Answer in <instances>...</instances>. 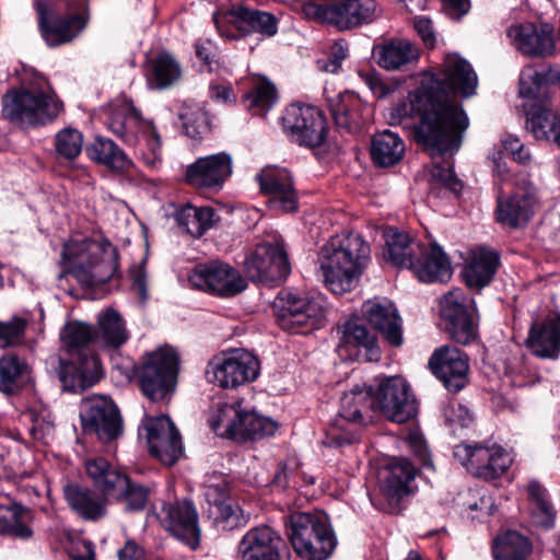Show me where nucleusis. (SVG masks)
Here are the masks:
<instances>
[{
    "mask_svg": "<svg viewBox=\"0 0 560 560\" xmlns=\"http://www.w3.org/2000/svg\"><path fill=\"white\" fill-rule=\"evenodd\" d=\"M443 79L432 70L422 72L419 86L392 108V124L415 126V138L432 156L453 155L462 144L468 118L462 106L450 98L445 86L463 97L476 93L478 78L470 63L457 54H448L442 63Z\"/></svg>",
    "mask_w": 560,
    "mask_h": 560,
    "instance_id": "f257e3e1",
    "label": "nucleus"
},
{
    "mask_svg": "<svg viewBox=\"0 0 560 560\" xmlns=\"http://www.w3.org/2000/svg\"><path fill=\"white\" fill-rule=\"evenodd\" d=\"M370 257V247L358 233L332 236L320 248L317 265L325 285L335 294L352 291Z\"/></svg>",
    "mask_w": 560,
    "mask_h": 560,
    "instance_id": "f03ea898",
    "label": "nucleus"
},
{
    "mask_svg": "<svg viewBox=\"0 0 560 560\" xmlns=\"http://www.w3.org/2000/svg\"><path fill=\"white\" fill-rule=\"evenodd\" d=\"M62 104L46 78L31 72L23 78L22 86L9 90L2 97V114L14 124L37 126L54 120Z\"/></svg>",
    "mask_w": 560,
    "mask_h": 560,
    "instance_id": "7ed1b4c3",
    "label": "nucleus"
},
{
    "mask_svg": "<svg viewBox=\"0 0 560 560\" xmlns=\"http://www.w3.org/2000/svg\"><path fill=\"white\" fill-rule=\"evenodd\" d=\"M117 257L116 247L107 241L71 240L62 250L70 272L86 285L110 280L117 272Z\"/></svg>",
    "mask_w": 560,
    "mask_h": 560,
    "instance_id": "20e7f679",
    "label": "nucleus"
},
{
    "mask_svg": "<svg viewBox=\"0 0 560 560\" xmlns=\"http://www.w3.org/2000/svg\"><path fill=\"white\" fill-rule=\"evenodd\" d=\"M290 540L306 560H326L335 550L336 536L322 512H296L290 516Z\"/></svg>",
    "mask_w": 560,
    "mask_h": 560,
    "instance_id": "39448f33",
    "label": "nucleus"
},
{
    "mask_svg": "<svg viewBox=\"0 0 560 560\" xmlns=\"http://www.w3.org/2000/svg\"><path fill=\"white\" fill-rule=\"evenodd\" d=\"M302 10L307 19L339 31L371 23L377 16L375 0H319L305 3Z\"/></svg>",
    "mask_w": 560,
    "mask_h": 560,
    "instance_id": "423d86ee",
    "label": "nucleus"
},
{
    "mask_svg": "<svg viewBox=\"0 0 560 560\" xmlns=\"http://www.w3.org/2000/svg\"><path fill=\"white\" fill-rule=\"evenodd\" d=\"M259 361L245 349H231L211 358L206 368L207 381L222 389H234L257 378Z\"/></svg>",
    "mask_w": 560,
    "mask_h": 560,
    "instance_id": "0eeeda50",
    "label": "nucleus"
},
{
    "mask_svg": "<svg viewBox=\"0 0 560 560\" xmlns=\"http://www.w3.org/2000/svg\"><path fill=\"white\" fill-rule=\"evenodd\" d=\"M114 133L130 145L144 141L148 152H143V161L150 167H156L162 160L161 140L154 126L141 119L131 102L124 101L121 115H115L110 121Z\"/></svg>",
    "mask_w": 560,
    "mask_h": 560,
    "instance_id": "6e6552de",
    "label": "nucleus"
},
{
    "mask_svg": "<svg viewBox=\"0 0 560 560\" xmlns=\"http://www.w3.org/2000/svg\"><path fill=\"white\" fill-rule=\"evenodd\" d=\"M374 409L372 390L365 386H354L345 393L340 401L337 418L330 427L332 442L342 446L357 440L354 427L364 424L371 419Z\"/></svg>",
    "mask_w": 560,
    "mask_h": 560,
    "instance_id": "1a4fd4ad",
    "label": "nucleus"
},
{
    "mask_svg": "<svg viewBox=\"0 0 560 560\" xmlns=\"http://www.w3.org/2000/svg\"><path fill=\"white\" fill-rule=\"evenodd\" d=\"M83 433L95 436L101 443H110L122 433V419L117 406L107 397L94 395L80 405Z\"/></svg>",
    "mask_w": 560,
    "mask_h": 560,
    "instance_id": "9d476101",
    "label": "nucleus"
},
{
    "mask_svg": "<svg viewBox=\"0 0 560 560\" xmlns=\"http://www.w3.org/2000/svg\"><path fill=\"white\" fill-rule=\"evenodd\" d=\"M177 362V354L170 347L159 348L147 355L139 372V382L148 398L161 400L173 390Z\"/></svg>",
    "mask_w": 560,
    "mask_h": 560,
    "instance_id": "9b49d317",
    "label": "nucleus"
},
{
    "mask_svg": "<svg viewBox=\"0 0 560 560\" xmlns=\"http://www.w3.org/2000/svg\"><path fill=\"white\" fill-rule=\"evenodd\" d=\"M60 340L62 349L71 357L67 362L60 359L61 370L59 372L60 380L67 381V375L63 373V365H71L73 370L85 375L88 372H93L97 377L101 372V362L97 357L89 354L86 347L97 341V334L91 325L81 322H69L66 324L60 332Z\"/></svg>",
    "mask_w": 560,
    "mask_h": 560,
    "instance_id": "f8f14e48",
    "label": "nucleus"
},
{
    "mask_svg": "<svg viewBox=\"0 0 560 560\" xmlns=\"http://www.w3.org/2000/svg\"><path fill=\"white\" fill-rule=\"evenodd\" d=\"M454 457L471 475L492 480L504 474L513 463L509 452L499 445L460 444L454 448Z\"/></svg>",
    "mask_w": 560,
    "mask_h": 560,
    "instance_id": "ddd939ff",
    "label": "nucleus"
},
{
    "mask_svg": "<svg viewBox=\"0 0 560 560\" xmlns=\"http://www.w3.org/2000/svg\"><path fill=\"white\" fill-rule=\"evenodd\" d=\"M282 126L292 141L308 148L323 144L327 136L322 112L311 105L291 104L282 116Z\"/></svg>",
    "mask_w": 560,
    "mask_h": 560,
    "instance_id": "4468645a",
    "label": "nucleus"
},
{
    "mask_svg": "<svg viewBox=\"0 0 560 560\" xmlns=\"http://www.w3.org/2000/svg\"><path fill=\"white\" fill-rule=\"evenodd\" d=\"M476 306L460 289L450 291L441 300V315L446 322L450 337L457 343L468 345L477 338Z\"/></svg>",
    "mask_w": 560,
    "mask_h": 560,
    "instance_id": "2eb2a0df",
    "label": "nucleus"
},
{
    "mask_svg": "<svg viewBox=\"0 0 560 560\" xmlns=\"http://www.w3.org/2000/svg\"><path fill=\"white\" fill-rule=\"evenodd\" d=\"M374 409L397 423H404L417 415L418 407L408 383L400 376H389L381 381L377 392L372 395Z\"/></svg>",
    "mask_w": 560,
    "mask_h": 560,
    "instance_id": "dca6fc26",
    "label": "nucleus"
},
{
    "mask_svg": "<svg viewBox=\"0 0 560 560\" xmlns=\"http://www.w3.org/2000/svg\"><path fill=\"white\" fill-rule=\"evenodd\" d=\"M282 306L278 322L282 329L291 332H301L303 328L317 327L325 318V302L320 296L299 295L293 292H283Z\"/></svg>",
    "mask_w": 560,
    "mask_h": 560,
    "instance_id": "f3484780",
    "label": "nucleus"
},
{
    "mask_svg": "<svg viewBox=\"0 0 560 560\" xmlns=\"http://www.w3.org/2000/svg\"><path fill=\"white\" fill-rule=\"evenodd\" d=\"M245 272L253 281L269 282L285 279L291 272L282 238L259 244L245 261Z\"/></svg>",
    "mask_w": 560,
    "mask_h": 560,
    "instance_id": "a211bd4d",
    "label": "nucleus"
},
{
    "mask_svg": "<svg viewBox=\"0 0 560 560\" xmlns=\"http://www.w3.org/2000/svg\"><path fill=\"white\" fill-rule=\"evenodd\" d=\"M213 21L217 28L226 35L222 30L225 24H231L243 35L259 33L270 37L278 31L277 19L272 14L252 9L243 2L221 7L213 14Z\"/></svg>",
    "mask_w": 560,
    "mask_h": 560,
    "instance_id": "6ab92c4d",
    "label": "nucleus"
},
{
    "mask_svg": "<svg viewBox=\"0 0 560 560\" xmlns=\"http://www.w3.org/2000/svg\"><path fill=\"white\" fill-rule=\"evenodd\" d=\"M190 283L203 291L221 296L235 295L246 288V282L230 265L210 261L197 266L189 276Z\"/></svg>",
    "mask_w": 560,
    "mask_h": 560,
    "instance_id": "aec40b11",
    "label": "nucleus"
},
{
    "mask_svg": "<svg viewBox=\"0 0 560 560\" xmlns=\"http://www.w3.org/2000/svg\"><path fill=\"white\" fill-rule=\"evenodd\" d=\"M260 191L268 196L269 209L280 212H294L298 209V194L288 170L266 166L257 175Z\"/></svg>",
    "mask_w": 560,
    "mask_h": 560,
    "instance_id": "412c9836",
    "label": "nucleus"
},
{
    "mask_svg": "<svg viewBox=\"0 0 560 560\" xmlns=\"http://www.w3.org/2000/svg\"><path fill=\"white\" fill-rule=\"evenodd\" d=\"M506 34L512 45L525 56L545 58L556 50L553 28L548 23H515Z\"/></svg>",
    "mask_w": 560,
    "mask_h": 560,
    "instance_id": "4be33fe9",
    "label": "nucleus"
},
{
    "mask_svg": "<svg viewBox=\"0 0 560 560\" xmlns=\"http://www.w3.org/2000/svg\"><path fill=\"white\" fill-rule=\"evenodd\" d=\"M151 454L167 466L179 458L183 446L180 434L166 416L151 417L144 423Z\"/></svg>",
    "mask_w": 560,
    "mask_h": 560,
    "instance_id": "5701e85b",
    "label": "nucleus"
},
{
    "mask_svg": "<svg viewBox=\"0 0 560 560\" xmlns=\"http://www.w3.org/2000/svg\"><path fill=\"white\" fill-rule=\"evenodd\" d=\"M429 366L450 392H459L468 382L469 360L457 348L442 346L435 349Z\"/></svg>",
    "mask_w": 560,
    "mask_h": 560,
    "instance_id": "b1692460",
    "label": "nucleus"
},
{
    "mask_svg": "<svg viewBox=\"0 0 560 560\" xmlns=\"http://www.w3.org/2000/svg\"><path fill=\"white\" fill-rule=\"evenodd\" d=\"M232 174V158L221 152L197 159L187 166L185 180L199 189H220Z\"/></svg>",
    "mask_w": 560,
    "mask_h": 560,
    "instance_id": "393cba45",
    "label": "nucleus"
},
{
    "mask_svg": "<svg viewBox=\"0 0 560 560\" xmlns=\"http://www.w3.org/2000/svg\"><path fill=\"white\" fill-rule=\"evenodd\" d=\"M281 536L267 525L250 528L240 540L237 560H281Z\"/></svg>",
    "mask_w": 560,
    "mask_h": 560,
    "instance_id": "a878e982",
    "label": "nucleus"
},
{
    "mask_svg": "<svg viewBox=\"0 0 560 560\" xmlns=\"http://www.w3.org/2000/svg\"><path fill=\"white\" fill-rule=\"evenodd\" d=\"M162 522L175 537L196 548L199 541L200 529L198 514L188 501L168 503L163 506Z\"/></svg>",
    "mask_w": 560,
    "mask_h": 560,
    "instance_id": "bb28decb",
    "label": "nucleus"
},
{
    "mask_svg": "<svg viewBox=\"0 0 560 560\" xmlns=\"http://www.w3.org/2000/svg\"><path fill=\"white\" fill-rule=\"evenodd\" d=\"M362 314L392 346L402 343L401 319L389 300L375 298L366 301L362 305Z\"/></svg>",
    "mask_w": 560,
    "mask_h": 560,
    "instance_id": "cd10ccee",
    "label": "nucleus"
},
{
    "mask_svg": "<svg viewBox=\"0 0 560 560\" xmlns=\"http://www.w3.org/2000/svg\"><path fill=\"white\" fill-rule=\"evenodd\" d=\"M422 282H446L452 277V267L442 248L433 243L422 244L418 257L409 268Z\"/></svg>",
    "mask_w": 560,
    "mask_h": 560,
    "instance_id": "c85d7f7f",
    "label": "nucleus"
},
{
    "mask_svg": "<svg viewBox=\"0 0 560 560\" xmlns=\"http://www.w3.org/2000/svg\"><path fill=\"white\" fill-rule=\"evenodd\" d=\"M377 65L387 71H406L418 65L420 48L406 38H393L374 49Z\"/></svg>",
    "mask_w": 560,
    "mask_h": 560,
    "instance_id": "c756f323",
    "label": "nucleus"
},
{
    "mask_svg": "<svg viewBox=\"0 0 560 560\" xmlns=\"http://www.w3.org/2000/svg\"><path fill=\"white\" fill-rule=\"evenodd\" d=\"M415 477L416 468L408 459H392L380 475L381 490L387 501L390 504H398L411 492V482Z\"/></svg>",
    "mask_w": 560,
    "mask_h": 560,
    "instance_id": "7c9ffc66",
    "label": "nucleus"
},
{
    "mask_svg": "<svg viewBox=\"0 0 560 560\" xmlns=\"http://www.w3.org/2000/svg\"><path fill=\"white\" fill-rule=\"evenodd\" d=\"M526 346L536 357L556 359L560 353V315L535 320L529 329Z\"/></svg>",
    "mask_w": 560,
    "mask_h": 560,
    "instance_id": "2f4dec72",
    "label": "nucleus"
},
{
    "mask_svg": "<svg viewBox=\"0 0 560 560\" xmlns=\"http://www.w3.org/2000/svg\"><path fill=\"white\" fill-rule=\"evenodd\" d=\"M536 198L530 192L498 196L497 220L503 225L517 229L525 226L534 214Z\"/></svg>",
    "mask_w": 560,
    "mask_h": 560,
    "instance_id": "473e14b6",
    "label": "nucleus"
},
{
    "mask_svg": "<svg viewBox=\"0 0 560 560\" xmlns=\"http://www.w3.org/2000/svg\"><path fill=\"white\" fill-rule=\"evenodd\" d=\"M65 498L70 508L83 520L97 521L106 515L109 498L78 485L65 487Z\"/></svg>",
    "mask_w": 560,
    "mask_h": 560,
    "instance_id": "72a5a7b5",
    "label": "nucleus"
},
{
    "mask_svg": "<svg viewBox=\"0 0 560 560\" xmlns=\"http://www.w3.org/2000/svg\"><path fill=\"white\" fill-rule=\"evenodd\" d=\"M85 470L93 485L104 497L113 498L127 487V475L113 467L104 458H91L85 462Z\"/></svg>",
    "mask_w": 560,
    "mask_h": 560,
    "instance_id": "f704fd0d",
    "label": "nucleus"
},
{
    "mask_svg": "<svg viewBox=\"0 0 560 560\" xmlns=\"http://www.w3.org/2000/svg\"><path fill=\"white\" fill-rule=\"evenodd\" d=\"M386 250L385 257L394 266L409 269L418 257L422 242L416 241L406 232L388 229L384 233Z\"/></svg>",
    "mask_w": 560,
    "mask_h": 560,
    "instance_id": "c9c22d12",
    "label": "nucleus"
},
{
    "mask_svg": "<svg viewBox=\"0 0 560 560\" xmlns=\"http://www.w3.org/2000/svg\"><path fill=\"white\" fill-rule=\"evenodd\" d=\"M499 265V256L495 252L478 248L470 255L463 276L466 284L472 289H481L490 283Z\"/></svg>",
    "mask_w": 560,
    "mask_h": 560,
    "instance_id": "e433bc0d",
    "label": "nucleus"
},
{
    "mask_svg": "<svg viewBox=\"0 0 560 560\" xmlns=\"http://www.w3.org/2000/svg\"><path fill=\"white\" fill-rule=\"evenodd\" d=\"M405 151L402 139L390 130L378 132L372 138L371 156L378 166L388 167L399 163Z\"/></svg>",
    "mask_w": 560,
    "mask_h": 560,
    "instance_id": "4c0bfd02",
    "label": "nucleus"
},
{
    "mask_svg": "<svg viewBox=\"0 0 560 560\" xmlns=\"http://www.w3.org/2000/svg\"><path fill=\"white\" fill-rule=\"evenodd\" d=\"M39 26L42 35L49 46H58L72 40L85 27V21L80 15L67 19L46 21L43 12H39Z\"/></svg>",
    "mask_w": 560,
    "mask_h": 560,
    "instance_id": "58836bf2",
    "label": "nucleus"
},
{
    "mask_svg": "<svg viewBox=\"0 0 560 560\" xmlns=\"http://www.w3.org/2000/svg\"><path fill=\"white\" fill-rule=\"evenodd\" d=\"M175 221L194 237L202 236L215 222V213L210 207L182 206L174 214Z\"/></svg>",
    "mask_w": 560,
    "mask_h": 560,
    "instance_id": "ea45409f",
    "label": "nucleus"
},
{
    "mask_svg": "<svg viewBox=\"0 0 560 560\" xmlns=\"http://www.w3.org/2000/svg\"><path fill=\"white\" fill-rule=\"evenodd\" d=\"M341 343L349 349H357L358 354L370 362L380 360L381 353L374 335L361 324L347 322L342 329Z\"/></svg>",
    "mask_w": 560,
    "mask_h": 560,
    "instance_id": "a19ab883",
    "label": "nucleus"
},
{
    "mask_svg": "<svg viewBox=\"0 0 560 560\" xmlns=\"http://www.w3.org/2000/svg\"><path fill=\"white\" fill-rule=\"evenodd\" d=\"M85 153L92 161L119 172L127 171L132 164L125 152L106 138H96L85 148Z\"/></svg>",
    "mask_w": 560,
    "mask_h": 560,
    "instance_id": "79ce46f5",
    "label": "nucleus"
},
{
    "mask_svg": "<svg viewBox=\"0 0 560 560\" xmlns=\"http://www.w3.org/2000/svg\"><path fill=\"white\" fill-rule=\"evenodd\" d=\"M560 73L549 68L540 71L532 66L525 67L520 75V95L527 98H540L547 93L550 83H555Z\"/></svg>",
    "mask_w": 560,
    "mask_h": 560,
    "instance_id": "37998d69",
    "label": "nucleus"
},
{
    "mask_svg": "<svg viewBox=\"0 0 560 560\" xmlns=\"http://www.w3.org/2000/svg\"><path fill=\"white\" fill-rule=\"evenodd\" d=\"M243 410L241 401L218 406L209 419L210 428L219 436L237 439Z\"/></svg>",
    "mask_w": 560,
    "mask_h": 560,
    "instance_id": "c03bdc74",
    "label": "nucleus"
},
{
    "mask_svg": "<svg viewBox=\"0 0 560 560\" xmlns=\"http://www.w3.org/2000/svg\"><path fill=\"white\" fill-rule=\"evenodd\" d=\"M97 325V341L108 347L118 348L129 338L124 319L113 308H107L98 315Z\"/></svg>",
    "mask_w": 560,
    "mask_h": 560,
    "instance_id": "a18cd8bd",
    "label": "nucleus"
},
{
    "mask_svg": "<svg viewBox=\"0 0 560 560\" xmlns=\"http://www.w3.org/2000/svg\"><path fill=\"white\" fill-rule=\"evenodd\" d=\"M558 114L547 105L532 106L527 114L526 128L538 141L553 142Z\"/></svg>",
    "mask_w": 560,
    "mask_h": 560,
    "instance_id": "49530a36",
    "label": "nucleus"
},
{
    "mask_svg": "<svg viewBox=\"0 0 560 560\" xmlns=\"http://www.w3.org/2000/svg\"><path fill=\"white\" fill-rule=\"evenodd\" d=\"M532 551L528 539L515 530L498 537L493 545L495 560H525Z\"/></svg>",
    "mask_w": 560,
    "mask_h": 560,
    "instance_id": "de8ad7c7",
    "label": "nucleus"
},
{
    "mask_svg": "<svg viewBox=\"0 0 560 560\" xmlns=\"http://www.w3.org/2000/svg\"><path fill=\"white\" fill-rule=\"evenodd\" d=\"M31 512L19 504L0 506V533L19 538H28L32 530L27 523Z\"/></svg>",
    "mask_w": 560,
    "mask_h": 560,
    "instance_id": "09e8293b",
    "label": "nucleus"
},
{
    "mask_svg": "<svg viewBox=\"0 0 560 560\" xmlns=\"http://www.w3.org/2000/svg\"><path fill=\"white\" fill-rule=\"evenodd\" d=\"M277 429L278 424L273 420L258 416L244 408L237 439H262L273 435Z\"/></svg>",
    "mask_w": 560,
    "mask_h": 560,
    "instance_id": "8fccbe9b",
    "label": "nucleus"
},
{
    "mask_svg": "<svg viewBox=\"0 0 560 560\" xmlns=\"http://www.w3.org/2000/svg\"><path fill=\"white\" fill-rule=\"evenodd\" d=\"M28 372V365L14 353L0 358V390L5 394L13 393L19 380Z\"/></svg>",
    "mask_w": 560,
    "mask_h": 560,
    "instance_id": "3c124183",
    "label": "nucleus"
},
{
    "mask_svg": "<svg viewBox=\"0 0 560 560\" xmlns=\"http://www.w3.org/2000/svg\"><path fill=\"white\" fill-rule=\"evenodd\" d=\"M180 75V69L174 58L167 54L159 55L152 63L150 84L163 89L173 84Z\"/></svg>",
    "mask_w": 560,
    "mask_h": 560,
    "instance_id": "603ef678",
    "label": "nucleus"
},
{
    "mask_svg": "<svg viewBox=\"0 0 560 560\" xmlns=\"http://www.w3.org/2000/svg\"><path fill=\"white\" fill-rule=\"evenodd\" d=\"M277 90L275 85L261 79L255 83L253 90L246 95L247 107L255 114L264 116L276 103Z\"/></svg>",
    "mask_w": 560,
    "mask_h": 560,
    "instance_id": "864d4df0",
    "label": "nucleus"
},
{
    "mask_svg": "<svg viewBox=\"0 0 560 560\" xmlns=\"http://www.w3.org/2000/svg\"><path fill=\"white\" fill-rule=\"evenodd\" d=\"M83 136L73 128H65L56 135L55 147L60 158L66 160L75 159L82 151Z\"/></svg>",
    "mask_w": 560,
    "mask_h": 560,
    "instance_id": "5fc2aeb1",
    "label": "nucleus"
},
{
    "mask_svg": "<svg viewBox=\"0 0 560 560\" xmlns=\"http://www.w3.org/2000/svg\"><path fill=\"white\" fill-rule=\"evenodd\" d=\"M348 55V43L343 39H338L329 47L326 56L317 60V67L323 72L337 73Z\"/></svg>",
    "mask_w": 560,
    "mask_h": 560,
    "instance_id": "6e6d98bb",
    "label": "nucleus"
},
{
    "mask_svg": "<svg viewBox=\"0 0 560 560\" xmlns=\"http://www.w3.org/2000/svg\"><path fill=\"white\" fill-rule=\"evenodd\" d=\"M149 498V490L138 483H133L127 477V487L121 493H115L112 499L116 501H125L126 510L141 511L144 509Z\"/></svg>",
    "mask_w": 560,
    "mask_h": 560,
    "instance_id": "4d7b16f0",
    "label": "nucleus"
},
{
    "mask_svg": "<svg viewBox=\"0 0 560 560\" xmlns=\"http://www.w3.org/2000/svg\"><path fill=\"white\" fill-rule=\"evenodd\" d=\"M203 495L208 503L213 504L217 509L226 503L229 495V482L221 474H212L203 481Z\"/></svg>",
    "mask_w": 560,
    "mask_h": 560,
    "instance_id": "13d9d810",
    "label": "nucleus"
},
{
    "mask_svg": "<svg viewBox=\"0 0 560 560\" xmlns=\"http://www.w3.org/2000/svg\"><path fill=\"white\" fill-rule=\"evenodd\" d=\"M218 522L222 525L223 529L228 530L246 525L250 516L249 513H245L244 510L234 502L221 504L218 508Z\"/></svg>",
    "mask_w": 560,
    "mask_h": 560,
    "instance_id": "bf43d9fd",
    "label": "nucleus"
},
{
    "mask_svg": "<svg viewBox=\"0 0 560 560\" xmlns=\"http://www.w3.org/2000/svg\"><path fill=\"white\" fill-rule=\"evenodd\" d=\"M353 102H355V98L350 93L339 94L329 101V109L337 126L351 128L354 117L350 112V105Z\"/></svg>",
    "mask_w": 560,
    "mask_h": 560,
    "instance_id": "052dcab7",
    "label": "nucleus"
},
{
    "mask_svg": "<svg viewBox=\"0 0 560 560\" xmlns=\"http://www.w3.org/2000/svg\"><path fill=\"white\" fill-rule=\"evenodd\" d=\"M444 417L446 424L454 434L459 429L468 428L472 423V416L469 410L458 402L447 405L444 409Z\"/></svg>",
    "mask_w": 560,
    "mask_h": 560,
    "instance_id": "680f3d73",
    "label": "nucleus"
},
{
    "mask_svg": "<svg viewBox=\"0 0 560 560\" xmlns=\"http://www.w3.org/2000/svg\"><path fill=\"white\" fill-rule=\"evenodd\" d=\"M26 322L20 317H13L8 322L0 320V342L1 346L10 347L20 342L24 335Z\"/></svg>",
    "mask_w": 560,
    "mask_h": 560,
    "instance_id": "e2e57ef3",
    "label": "nucleus"
},
{
    "mask_svg": "<svg viewBox=\"0 0 560 560\" xmlns=\"http://www.w3.org/2000/svg\"><path fill=\"white\" fill-rule=\"evenodd\" d=\"M32 425L30 432L33 438L47 444L54 435L55 424L49 413L31 415Z\"/></svg>",
    "mask_w": 560,
    "mask_h": 560,
    "instance_id": "0e129e2a",
    "label": "nucleus"
},
{
    "mask_svg": "<svg viewBox=\"0 0 560 560\" xmlns=\"http://www.w3.org/2000/svg\"><path fill=\"white\" fill-rule=\"evenodd\" d=\"M501 143L504 150L508 151L516 162L523 164L529 162V151L524 147L517 137L506 135L502 138Z\"/></svg>",
    "mask_w": 560,
    "mask_h": 560,
    "instance_id": "69168bd1",
    "label": "nucleus"
},
{
    "mask_svg": "<svg viewBox=\"0 0 560 560\" xmlns=\"http://www.w3.org/2000/svg\"><path fill=\"white\" fill-rule=\"evenodd\" d=\"M431 176L434 182L441 183L454 192H458L462 189L460 182L450 166L444 167L439 164L434 165L431 171Z\"/></svg>",
    "mask_w": 560,
    "mask_h": 560,
    "instance_id": "338daca9",
    "label": "nucleus"
},
{
    "mask_svg": "<svg viewBox=\"0 0 560 560\" xmlns=\"http://www.w3.org/2000/svg\"><path fill=\"white\" fill-rule=\"evenodd\" d=\"M533 517L540 526L549 527L552 524L555 511L548 500H540L533 505Z\"/></svg>",
    "mask_w": 560,
    "mask_h": 560,
    "instance_id": "774afa93",
    "label": "nucleus"
}]
</instances>
